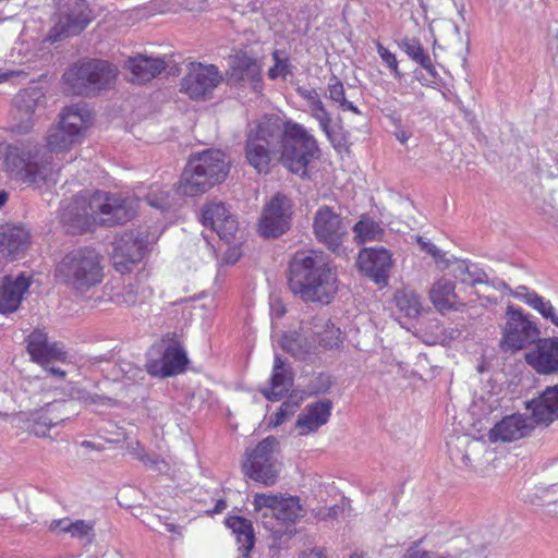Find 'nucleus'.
I'll return each instance as SVG.
<instances>
[{
    "label": "nucleus",
    "mask_w": 558,
    "mask_h": 558,
    "mask_svg": "<svg viewBox=\"0 0 558 558\" xmlns=\"http://www.w3.org/2000/svg\"><path fill=\"white\" fill-rule=\"evenodd\" d=\"M320 155L317 140L303 124L277 114L263 116L246 135L245 158L258 173H268L276 158L290 172L304 177Z\"/></svg>",
    "instance_id": "obj_1"
},
{
    "label": "nucleus",
    "mask_w": 558,
    "mask_h": 558,
    "mask_svg": "<svg viewBox=\"0 0 558 558\" xmlns=\"http://www.w3.org/2000/svg\"><path fill=\"white\" fill-rule=\"evenodd\" d=\"M140 199L101 190L82 191L61 208V222L71 234L93 231L96 226L114 227L131 221Z\"/></svg>",
    "instance_id": "obj_2"
},
{
    "label": "nucleus",
    "mask_w": 558,
    "mask_h": 558,
    "mask_svg": "<svg viewBox=\"0 0 558 558\" xmlns=\"http://www.w3.org/2000/svg\"><path fill=\"white\" fill-rule=\"evenodd\" d=\"M81 141L70 136L61 125L51 129L47 136L49 153L39 154L31 144H9L3 153V169L9 177L28 186L41 187L56 184L61 167L53 163L52 154L70 150Z\"/></svg>",
    "instance_id": "obj_3"
},
{
    "label": "nucleus",
    "mask_w": 558,
    "mask_h": 558,
    "mask_svg": "<svg viewBox=\"0 0 558 558\" xmlns=\"http://www.w3.org/2000/svg\"><path fill=\"white\" fill-rule=\"evenodd\" d=\"M287 283L305 303L329 304L338 292V278L323 252L298 251L289 260Z\"/></svg>",
    "instance_id": "obj_4"
},
{
    "label": "nucleus",
    "mask_w": 558,
    "mask_h": 558,
    "mask_svg": "<svg viewBox=\"0 0 558 558\" xmlns=\"http://www.w3.org/2000/svg\"><path fill=\"white\" fill-rule=\"evenodd\" d=\"M105 262V256L93 246H80L57 263L53 277L58 283L82 296L104 281Z\"/></svg>",
    "instance_id": "obj_5"
},
{
    "label": "nucleus",
    "mask_w": 558,
    "mask_h": 558,
    "mask_svg": "<svg viewBox=\"0 0 558 558\" xmlns=\"http://www.w3.org/2000/svg\"><path fill=\"white\" fill-rule=\"evenodd\" d=\"M279 442L275 436H268L259 441L243 462L245 476L265 486L275 485L281 470V463L276 457Z\"/></svg>",
    "instance_id": "obj_6"
},
{
    "label": "nucleus",
    "mask_w": 558,
    "mask_h": 558,
    "mask_svg": "<svg viewBox=\"0 0 558 558\" xmlns=\"http://www.w3.org/2000/svg\"><path fill=\"white\" fill-rule=\"evenodd\" d=\"M223 82V75L215 64L190 62L180 83V92L194 101H206Z\"/></svg>",
    "instance_id": "obj_7"
},
{
    "label": "nucleus",
    "mask_w": 558,
    "mask_h": 558,
    "mask_svg": "<svg viewBox=\"0 0 558 558\" xmlns=\"http://www.w3.org/2000/svg\"><path fill=\"white\" fill-rule=\"evenodd\" d=\"M92 11L85 0H63L57 12V22L46 40L53 44L64 37L76 36L92 22Z\"/></svg>",
    "instance_id": "obj_8"
},
{
    "label": "nucleus",
    "mask_w": 558,
    "mask_h": 558,
    "mask_svg": "<svg viewBox=\"0 0 558 558\" xmlns=\"http://www.w3.org/2000/svg\"><path fill=\"white\" fill-rule=\"evenodd\" d=\"M158 347V351L161 354L160 359L150 360L146 365L147 372L150 375L166 378L185 371L189 359L177 333L163 336Z\"/></svg>",
    "instance_id": "obj_9"
},
{
    "label": "nucleus",
    "mask_w": 558,
    "mask_h": 558,
    "mask_svg": "<svg viewBox=\"0 0 558 558\" xmlns=\"http://www.w3.org/2000/svg\"><path fill=\"white\" fill-rule=\"evenodd\" d=\"M507 322L504 327L502 345L512 351L522 350L539 339L541 331L522 311L509 305L506 312Z\"/></svg>",
    "instance_id": "obj_10"
},
{
    "label": "nucleus",
    "mask_w": 558,
    "mask_h": 558,
    "mask_svg": "<svg viewBox=\"0 0 558 558\" xmlns=\"http://www.w3.org/2000/svg\"><path fill=\"white\" fill-rule=\"evenodd\" d=\"M313 232L323 244H341L348 235L349 222L333 207L323 205L314 214Z\"/></svg>",
    "instance_id": "obj_11"
},
{
    "label": "nucleus",
    "mask_w": 558,
    "mask_h": 558,
    "mask_svg": "<svg viewBox=\"0 0 558 558\" xmlns=\"http://www.w3.org/2000/svg\"><path fill=\"white\" fill-rule=\"evenodd\" d=\"M287 197L276 194L264 207L258 222V231L265 239H275L283 234L290 227V206Z\"/></svg>",
    "instance_id": "obj_12"
},
{
    "label": "nucleus",
    "mask_w": 558,
    "mask_h": 558,
    "mask_svg": "<svg viewBox=\"0 0 558 558\" xmlns=\"http://www.w3.org/2000/svg\"><path fill=\"white\" fill-rule=\"evenodd\" d=\"M391 265V254L384 246H363L356 259L359 270L379 286L388 284Z\"/></svg>",
    "instance_id": "obj_13"
},
{
    "label": "nucleus",
    "mask_w": 558,
    "mask_h": 558,
    "mask_svg": "<svg viewBox=\"0 0 558 558\" xmlns=\"http://www.w3.org/2000/svg\"><path fill=\"white\" fill-rule=\"evenodd\" d=\"M434 258L439 270H448L456 279L470 286L483 283L487 281L486 272L474 264H470L464 259L454 256L446 257L438 246H422Z\"/></svg>",
    "instance_id": "obj_14"
},
{
    "label": "nucleus",
    "mask_w": 558,
    "mask_h": 558,
    "mask_svg": "<svg viewBox=\"0 0 558 558\" xmlns=\"http://www.w3.org/2000/svg\"><path fill=\"white\" fill-rule=\"evenodd\" d=\"M202 222L215 231L222 241L233 239L239 228L235 216L230 213L226 204L215 199L204 204Z\"/></svg>",
    "instance_id": "obj_15"
},
{
    "label": "nucleus",
    "mask_w": 558,
    "mask_h": 558,
    "mask_svg": "<svg viewBox=\"0 0 558 558\" xmlns=\"http://www.w3.org/2000/svg\"><path fill=\"white\" fill-rule=\"evenodd\" d=\"M189 162L208 181L210 186L223 182L229 173L230 165L226 154L219 149H208L192 156Z\"/></svg>",
    "instance_id": "obj_16"
},
{
    "label": "nucleus",
    "mask_w": 558,
    "mask_h": 558,
    "mask_svg": "<svg viewBox=\"0 0 558 558\" xmlns=\"http://www.w3.org/2000/svg\"><path fill=\"white\" fill-rule=\"evenodd\" d=\"M525 353V362L538 374L558 373V338H539Z\"/></svg>",
    "instance_id": "obj_17"
},
{
    "label": "nucleus",
    "mask_w": 558,
    "mask_h": 558,
    "mask_svg": "<svg viewBox=\"0 0 558 558\" xmlns=\"http://www.w3.org/2000/svg\"><path fill=\"white\" fill-rule=\"evenodd\" d=\"M535 427L534 418L522 414L505 416L489 430L488 437L493 442H510L529 436Z\"/></svg>",
    "instance_id": "obj_18"
},
{
    "label": "nucleus",
    "mask_w": 558,
    "mask_h": 558,
    "mask_svg": "<svg viewBox=\"0 0 558 558\" xmlns=\"http://www.w3.org/2000/svg\"><path fill=\"white\" fill-rule=\"evenodd\" d=\"M31 283V277L23 272L15 278L4 276L0 283V313L11 314L16 312Z\"/></svg>",
    "instance_id": "obj_19"
},
{
    "label": "nucleus",
    "mask_w": 558,
    "mask_h": 558,
    "mask_svg": "<svg viewBox=\"0 0 558 558\" xmlns=\"http://www.w3.org/2000/svg\"><path fill=\"white\" fill-rule=\"evenodd\" d=\"M93 122L94 113L90 108L84 102H78L62 110L58 124L69 132L70 136L82 141Z\"/></svg>",
    "instance_id": "obj_20"
},
{
    "label": "nucleus",
    "mask_w": 558,
    "mask_h": 558,
    "mask_svg": "<svg viewBox=\"0 0 558 558\" xmlns=\"http://www.w3.org/2000/svg\"><path fill=\"white\" fill-rule=\"evenodd\" d=\"M279 343L283 351L296 360L312 361L319 355L317 339L312 333L288 331L281 336Z\"/></svg>",
    "instance_id": "obj_21"
},
{
    "label": "nucleus",
    "mask_w": 558,
    "mask_h": 558,
    "mask_svg": "<svg viewBox=\"0 0 558 558\" xmlns=\"http://www.w3.org/2000/svg\"><path fill=\"white\" fill-rule=\"evenodd\" d=\"M298 94L307 101L311 116L318 122L320 130L325 133L335 149L341 150L345 144L338 141L331 130V117L323 104L316 89L298 88Z\"/></svg>",
    "instance_id": "obj_22"
},
{
    "label": "nucleus",
    "mask_w": 558,
    "mask_h": 558,
    "mask_svg": "<svg viewBox=\"0 0 558 558\" xmlns=\"http://www.w3.org/2000/svg\"><path fill=\"white\" fill-rule=\"evenodd\" d=\"M537 424L549 425L558 420V385L547 386L542 393L526 403Z\"/></svg>",
    "instance_id": "obj_23"
},
{
    "label": "nucleus",
    "mask_w": 558,
    "mask_h": 558,
    "mask_svg": "<svg viewBox=\"0 0 558 558\" xmlns=\"http://www.w3.org/2000/svg\"><path fill=\"white\" fill-rule=\"evenodd\" d=\"M332 402L330 399H323L307 404L298 416L295 426L301 435L316 432L320 426L327 424L331 415Z\"/></svg>",
    "instance_id": "obj_24"
},
{
    "label": "nucleus",
    "mask_w": 558,
    "mask_h": 558,
    "mask_svg": "<svg viewBox=\"0 0 558 558\" xmlns=\"http://www.w3.org/2000/svg\"><path fill=\"white\" fill-rule=\"evenodd\" d=\"M27 351L32 360L41 364H50L52 360H64L66 352L57 342L49 343L47 335L39 330H34L27 339Z\"/></svg>",
    "instance_id": "obj_25"
},
{
    "label": "nucleus",
    "mask_w": 558,
    "mask_h": 558,
    "mask_svg": "<svg viewBox=\"0 0 558 558\" xmlns=\"http://www.w3.org/2000/svg\"><path fill=\"white\" fill-rule=\"evenodd\" d=\"M270 387L262 389V395L268 401H279L293 385V373L291 367L284 363L279 354L275 355Z\"/></svg>",
    "instance_id": "obj_26"
},
{
    "label": "nucleus",
    "mask_w": 558,
    "mask_h": 558,
    "mask_svg": "<svg viewBox=\"0 0 558 558\" xmlns=\"http://www.w3.org/2000/svg\"><path fill=\"white\" fill-rule=\"evenodd\" d=\"M88 80L90 85V95H96L110 88L118 76V68L102 59L89 58L87 61Z\"/></svg>",
    "instance_id": "obj_27"
},
{
    "label": "nucleus",
    "mask_w": 558,
    "mask_h": 558,
    "mask_svg": "<svg viewBox=\"0 0 558 558\" xmlns=\"http://www.w3.org/2000/svg\"><path fill=\"white\" fill-rule=\"evenodd\" d=\"M87 61L89 58H82L72 63L62 75V84L65 90L76 96H90Z\"/></svg>",
    "instance_id": "obj_28"
},
{
    "label": "nucleus",
    "mask_w": 558,
    "mask_h": 558,
    "mask_svg": "<svg viewBox=\"0 0 558 558\" xmlns=\"http://www.w3.org/2000/svg\"><path fill=\"white\" fill-rule=\"evenodd\" d=\"M128 68L131 71L132 83L144 84L166 70V62L160 58H148L145 56H137L130 58Z\"/></svg>",
    "instance_id": "obj_29"
},
{
    "label": "nucleus",
    "mask_w": 558,
    "mask_h": 558,
    "mask_svg": "<svg viewBox=\"0 0 558 558\" xmlns=\"http://www.w3.org/2000/svg\"><path fill=\"white\" fill-rule=\"evenodd\" d=\"M148 246H113L110 254L112 267L124 275L136 268L146 257Z\"/></svg>",
    "instance_id": "obj_30"
},
{
    "label": "nucleus",
    "mask_w": 558,
    "mask_h": 558,
    "mask_svg": "<svg viewBox=\"0 0 558 558\" xmlns=\"http://www.w3.org/2000/svg\"><path fill=\"white\" fill-rule=\"evenodd\" d=\"M226 525L232 530L239 544V550L243 558H251L250 551L255 545V533L250 520L240 515H232L226 519Z\"/></svg>",
    "instance_id": "obj_31"
},
{
    "label": "nucleus",
    "mask_w": 558,
    "mask_h": 558,
    "mask_svg": "<svg viewBox=\"0 0 558 558\" xmlns=\"http://www.w3.org/2000/svg\"><path fill=\"white\" fill-rule=\"evenodd\" d=\"M210 189L211 186L205 177L187 161L177 185V192L183 196L195 197L203 195Z\"/></svg>",
    "instance_id": "obj_32"
},
{
    "label": "nucleus",
    "mask_w": 558,
    "mask_h": 558,
    "mask_svg": "<svg viewBox=\"0 0 558 558\" xmlns=\"http://www.w3.org/2000/svg\"><path fill=\"white\" fill-rule=\"evenodd\" d=\"M456 284L448 279H439L429 290V299L437 311L444 313L458 310V296L454 292Z\"/></svg>",
    "instance_id": "obj_33"
},
{
    "label": "nucleus",
    "mask_w": 558,
    "mask_h": 558,
    "mask_svg": "<svg viewBox=\"0 0 558 558\" xmlns=\"http://www.w3.org/2000/svg\"><path fill=\"white\" fill-rule=\"evenodd\" d=\"M352 231L354 233V241L357 243L381 241L385 232L381 222L375 220L367 214L360 216Z\"/></svg>",
    "instance_id": "obj_34"
},
{
    "label": "nucleus",
    "mask_w": 558,
    "mask_h": 558,
    "mask_svg": "<svg viewBox=\"0 0 558 558\" xmlns=\"http://www.w3.org/2000/svg\"><path fill=\"white\" fill-rule=\"evenodd\" d=\"M395 302L398 310L409 318H416L422 313L420 296L412 290H398L395 293Z\"/></svg>",
    "instance_id": "obj_35"
},
{
    "label": "nucleus",
    "mask_w": 558,
    "mask_h": 558,
    "mask_svg": "<svg viewBox=\"0 0 558 558\" xmlns=\"http://www.w3.org/2000/svg\"><path fill=\"white\" fill-rule=\"evenodd\" d=\"M404 52L414 62L420 64L428 73L434 74L435 66L428 52L425 51L418 39H405L402 44Z\"/></svg>",
    "instance_id": "obj_36"
},
{
    "label": "nucleus",
    "mask_w": 558,
    "mask_h": 558,
    "mask_svg": "<svg viewBox=\"0 0 558 558\" xmlns=\"http://www.w3.org/2000/svg\"><path fill=\"white\" fill-rule=\"evenodd\" d=\"M59 405H64L62 402H53L48 404L47 410L43 413H39L29 425V433L34 434L37 437H46L50 430V428L57 425L59 422L63 421V418L54 420L49 415L50 411H53Z\"/></svg>",
    "instance_id": "obj_37"
},
{
    "label": "nucleus",
    "mask_w": 558,
    "mask_h": 558,
    "mask_svg": "<svg viewBox=\"0 0 558 558\" xmlns=\"http://www.w3.org/2000/svg\"><path fill=\"white\" fill-rule=\"evenodd\" d=\"M232 74L236 75L238 78H254L259 76V65L257 60L247 56L246 53L236 54L232 61Z\"/></svg>",
    "instance_id": "obj_38"
},
{
    "label": "nucleus",
    "mask_w": 558,
    "mask_h": 558,
    "mask_svg": "<svg viewBox=\"0 0 558 558\" xmlns=\"http://www.w3.org/2000/svg\"><path fill=\"white\" fill-rule=\"evenodd\" d=\"M29 231L23 225L7 223L0 227V244H28Z\"/></svg>",
    "instance_id": "obj_39"
},
{
    "label": "nucleus",
    "mask_w": 558,
    "mask_h": 558,
    "mask_svg": "<svg viewBox=\"0 0 558 558\" xmlns=\"http://www.w3.org/2000/svg\"><path fill=\"white\" fill-rule=\"evenodd\" d=\"M302 507L298 497L282 498L271 518L281 522H295L301 517Z\"/></svg>",
    "instance_id": "obj_40"
},
{
    "label": "nucleus",
    "mask_w": 558,
    "mask_h": 558,
    "mask_svg": "<svg viewBox=\"0 0 558 558\" xmlns=\"http://www.w3.org/2000/svg\"><path fill=\"white\" fill-rule=\"evenodd\" d=\"M341 335L340 328L331 323H327L322 332L314 333L317 339V345H319V353L322 350L338 349L342 343Z\"/></svg>",
    "instance_id": "obj_41"
},
{
    "label": "nucleus",
    "mask_w": 558,
    "mask_h": 558,
    "mask_svg": "<svg viewBox=\"0 0 558 558\" xmlns=\"http://www.w3.org/2000/svg\"><path fill=\"white\" fill-rule=\"evenodd\" d=\"M275 64L268 70V77L276 80L282 77L283 80L291 73L290 71V59L287 52L283 50L276 49L271 53Z\"/></svg>",
    "instance_id": "obj_42"
},
{
    "label": "nucleus",
    "mask_w": 558,
    "mask_h": 558,
    "mask_svg": "<svg viewBox=\"0 0 558 558\" xmlns=\"http://www.w3.org/2000/svg\"><path fill=\"white\" fill-rule=\"evenodd\" d=\"M281 499L282 497L277 495L255 494L253 501L254 510L262 512L263 518H271Z\"/></svg>",
    "instance_id": "obj_43"
},
{
    "label": "nucleus",
    "mask_w": 558,
    "mask_h": 558,
    "mask_svg": "<svg viewBox=\"0 0 558 558\" xmlns=\"http://www.w3.org/2000/svg\"><path fill=\"white\" fill-rule=\"evenodd\" d=\"M519 289L525 291L523 299L526 304L536 310L544 318L551 319L555 315V308L550 302H545L544 299L535 292H529L526 287H519Z\"/></svg>",
    "instance_id": "obj_44"
},
{
    "label": "nucleus",
    "mask_w": 558,
    "mask_h": 558,
    "mask_svg": "<svg viewBox=\"0 0 558 558\" xmlns=\"http://www.w3.org/2000/svg\"><path fill=\"white\" fill-rule=\"evenodd\" d=\"M470 445H474V441L466 435H453L447 440L448 453L453 463H459L461 454Z\"/></svg>",
    "instance_id": "obj_45"
},
{
    "label": "nucleus",
    "mask_w": 558,
    "mask_h": 558,
    "mask_svg": "<svg viewBox=\"0 0 558 558\" xmlns=\"http://www.w3.org/2000/svg\"><path fill=\"white\" fill-rule=\"evenodd\" d=\"M219 265H232L242 256L241 246H210Z\"/></svg>",
    "instance_id": "obj_46"
},
{
    "label": "nucleus",
    "mask_w": 558,
    "mask_h": 558,
    "mask_svg": "<svg viewBox=\"0 0 558 558\" xmlns=\"http://www.w3.org/2000/svg\"><path fill=\"white\" fill-rule=\"evenodd\" d=\"M114 301L120 305L134 306L140 302V288L137 283H129L116 293Z\"/></svg>",
    "instance_id": "obj_47"
},
{
    "label": "nucleus",
    "mask_w": 558,
    "mask_h": 558,
    "mask_svg": "<svg viewBox=\"0 0 558 558\" xmlns=\"http://www.w3.org/2000/svg\"><path fill=\"white\" fill-rule=\"evenodd\" d=\"M298 408L299 402L292 400V397H290L280 405L279 410L270 418L269 425H271L272 427L281 425L287 418H289L295 413Z\"/></svg>",
    "instance_id": "obj_48"
},
{
    "label": "nucleus",
    "mask_w": 558,
    "mask_h": 558,
    "mask_svg": "<svg viewBox=\"0 0 558 558\" xmlns=\"http://www.w3.org/2000/svg\"><path fill=\"white\" fill-rule=\"evenodd\" d=\"M333 381L331 376L319 373L313 378L308 385L310 392L313 395L326 393L332 386Z\"/></svg>",
    "instance_id": "obj_49"
},
{
    "label": "nucleus",
    "mask_w": 558,
    "mask_h": 558,
    "mask_svg": "<svg viewBox=\"0 0 558 558\" xmlns=\"http://www.w3.org/2000/svg\"><path fill=\"white\" fill-rule=\"evenodd\" d=\"M62 532L70 533L74 537H85L93 531V524L84 520H76L61 527Z\"/></svg>",
    "instance_id": "obj_50"
},
{
    "label": "nucleus",
    "mask_w": 558,
    "mask_h": 558,
    "mask_svg": "<svg viewBox=\"0 0 558 558\" xmlns=\"http://www.w3.org/2000/svg\"><path fill=\"white\" fill-rule=\"evenodd\" d=\"M149 206L166 210L170 206V193L165 191H150L146 196Z\"/></svg>",
    "instance_id": "obj_51"
},
{
    "label": "nucleus",
    "mask_w": 558,
    "mask_h": 558,
    "mask_svg": "<svg viewBox=\"0 0 558 558\" xmlns=\"http://www.w3.org/2000/svg\"><path fill=\"white\" fill-rule=\"evenodd\" d=\"M376 48L379 57L386 63V65L391 70L395 76H400V71L398 66V60L395 53L389 51L380 41L376 43Z\"/></svg>",
    "instance_id": "obj_52"
},
{
    "label": "nucleus",
    "mask_w": 558,
    "mask_h": 558,
    "mask_svg": "<svg viewBox=\"0 0 558 558\" xmlns=\"http://www.w3.org/2000/svg\"><path fill=\"white\" fill-rule=\"evenodd\" d=\"M347 506H349V501L345 498H342L340 504H337L329 508H319L316 511L315 517L317 519L324 520V521L329 520V519H336L341 513H343L344 508Z\"/></svg>",
    "instance_id": "obj_53"
},
{
    "label": "nucleus",
    "mask_w": 558,
    "mask_h": 558,
    "mask_svg": "<svg viewBox=\"0 0 558 558\" xmlns=\"http://www.w3.org/2000/svg\"><path fill=\"white\" fill-rule=\"evenodd\" d=\"M136 458L146 466H149L159 473H163L168 470L167 463L158 454L136 453Z\"/></svg>",
    "instance_id": "obj_54"
},
{
    "label": "nucleus",
    "mask_w": 558,
    "mask_h": 558,
    "mask_svg": "<svg viewBox=\"0 0 558 558\" xmlns=\"http://www.w3.org/2000/svg\"><path fill=\"white\" fill-rule=\"evenodd\" d=\"M71 397L73 399H77L80 401H83L85 403H90V404L110 400L109 398L104 397V396H99L96 393L92 395L90 392L86 391L85 389H81V388H73V390L71 392Z\"/></svg>",
    "instance_id": "obj_55"
},
{
    "label": "nucleus",
    "mask_w": 558,
    "mask_h": 558,
    "mask_svg": "<svg viewBox=\"0 0 558 558\" xmlns=\"http://www.w3.org/2000/svg\"><path fill=\"white\" fill-rule=\"evenodd\" d=\"M329 98L339 105L345 99V89L340 80L333 77V83L328 85Z\"/></svg>",
    "instance_id": "obj_56"
},
{
    "label": "nucleus",
    "mask_w": 558,
    "mask_h": 558,
    "mask_svg": "<svg viewBox=\"0 0 558 558\" xmlns=\"http://www.w3.org/2000/svg\"><path fill=\"white\" fill-rule=\"evenodd\" d=\"M33 124L34 123H33L32 117L29 116L25 122L15 124L12 128V132H14L16 134H25L33 128Z\"/></svg>",
    "instance_id": "obj_57"
},
{
    "label": "nucleus",
    "mask_w": 558,
    "mask_h": 558,
    "mask_svg": "<svg viewBox=\"0 0 558 558\" xmlns=\"http://www.w3.org/2000/svg\"><path fill=\"white\" fill-rule=\"evenodd\" d=\"M339 106L344 111H351L355 114H360L359 108L355 105H353V102L349 101L347 98Z\"/></svg>",
    "instance_id": "obj_58"
},
{
    "label": "nucleus",
    "mask_w": 558,
    "mask_h": 558,
    "mask_svg": "<svg viewBox=\"0 0 558 558\" xmlns=\"http://www.w3.org/2000/svg\"><path fill=\"white\" fill-rule=\"evenodd\" d=\"M111 357H112V354L106 353V354L96 355V356L90 357L89 362L92 365H96L101 362H109L111 360Z\"/></svg>",
    "instance_id": "obj_59"
},
{
    "label": "nucleus",
    "mask_w": 558,
    "mask_h": 558,
    "mask_svg": "<svg viewBox=\"0 0 558 558\" xmlns=\"http://www.w3.org/2000/svg\"><path fill=\"white\" fill-rule=\"evenodd\" d=\"M395 136L401 144H405L411 137V134L404 130H397Z\"/></svg>",
    "instance_id": "obj_60"
},
{
    "label": "nucleus",
    "mask_w": 558,
    "mask_h": 558,
    "mask_svg": "<svg viewBox=\"0 0 558 558\" xmlns=\"http://www.w3.org/2000/svg\"><path fill=\"white\" fill-rule=\"evenodd\" d=\"M43 366L53 376H57L59 378H63L65 376V372L59 367L49 366V364Z\"/></svg>",
    "instance_id": "obj_61"
},
{
    "label": "nucleus",
    "mask_w": 558,
    "mask_h": 558,
    "mask_svg": "<svg viewBox=\"0 0 558 558\" xmlns=\"http://www.w3.org/2000/svg\"><path fill=\"white\" fill-rule=\"evenodd\" d=\"M21 72L20 71H7V72H2L0 73V84L1 83H4L7 81H9L11 77H14V76H17L20 75Z\"/></svg>",
    "instance_id": "obj_62"
},
{
    "label": "nucleus",
    "mask_w": 558,
    "mask_h": 558,
    "mask_svg": "<svg viewBox=\"0 0 558 558\" xmlns=\"http://www.w3.org/2000/svg\"><path fill=\"white\" fill-rule=\"evenodd\" d=\"M459 463L466 468L471 466V459H470L468 450L461 454V457L459 459Z\"/></svg>",
    "instance_id": "obj_63"
},
{
    "label": "nucleus",
    "mask_w": 558,
    "mask_h": 558,
    "mask_svg": "<svg viewBox=\"0 0 558 558\" xmlns=\"http://www.w3.org/2000/svg\"><path fill=\"white\" fill-rule=\"evenodd\" d=\"M227 508V502L223 499H219L213 510L214 513H220Z\"/></svg>",
    "instance_id": "obj_64"
}]
</instances>
